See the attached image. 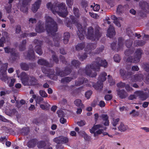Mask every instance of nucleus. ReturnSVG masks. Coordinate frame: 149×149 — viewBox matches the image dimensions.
I'll use <instances>...</instances> for the list:
<instances>
[{
    "mask_svg": "<svg viewBox=\"0 0 149 149\" xmlns=\"http://www.w3.org/2000/svg\"><path fill=\"white\" fill-rule=\"evenodd\" d=\"M107 65V63L106 60H101L98 58L97 61L93 62L91 64L87 65L85 69H80L78 73L82 74H86L91 77H95L97 75L96 71H99L100 66L105 68Z\"/></svg>",
    "mask_w": 149,
    "mask_h": 149,
    "instance_id": "1",
    "label": "nucleus"
},
{
    "mask_svg": "<svg viewBox=\"0 0 149 149\" xmlns=\"http://www.w3.org/2000/svg\"><path fill=\"white\" fill-rule=\"evenodd\" d=\"M45 27L48 33L50 35H54L53 41L54 46H58L59 45V42L61 40V36H58L56 34V32L58 30L57 24L53 19L48 16L46 15L45 17Z\"/></svg>",
    "mask_w": 149,
    "mask_h": 149,
    "instance_id": "2",
    "label": "nucleus"
},
{
    "mask_svg": "<svg viewBox=\"0 0 149 149\" xmlns=\"http://www.w3.org/2000/svg\"><path fill=\"white\" fill-rule=\"evenodd\" d=\"M47 8L50 10L54 14H58L59 16L64 17L68 14L67 8L64 3H54L52 5L50 3L47 5Z\"/></svg>",
    "mask_w": 149,
    "mask_h": 149,
    "instance_id": "3",
    "label": "nucleus"
},
{
    "mask_svg": "<svg viewBox=\"0 0 149 149\" xmlns=\"http://www.w3.org/2000/svg\"><path fill=\"white\" fill-rule=\"evenodd\" d=\"M70 18L71 21H69L68 19H67L65 21V22L66 24V26L68 27H71L72 24H75L77 25L78 29L77 33L79 37L81 40L83 39L85 32L84 29L82 27L80 24L78 23L77 20L74 16H71Z\"/></svg>",
    "mask_w": 149,
    "mask_h": 149,
    "instance_id": "4",
    "label": "nucleus"
},
{
    "mask_svg": "<svg viewBox=\"0 0 149 149\" xmlns=\"http://www.w3.org/2000/svg\"><path fill=\"white\" fill-rule=\"evenodd\" d=\"M42 70L43 73L47 74V76L50 79L54 80H56L57 79L56 75L59 76L61 77H63L70 74L71 72L70 70L68 68H66L65 70L64 73L61 71L60 69H57L56 70V75H55L54 74V71L52 69H49L48 70H46L42 68Z\"/></svg>",
    "mask_w": 149,
    "mask_h": 149,
    "instance_id": "5",
    "label": "nucleus"
},
{
    "mask_svg": "<svg viewBox=\"0 0 149 149\" xmlns=\"http://www.w3.org/2000/svg\"><path fill=\"white\" fill-rule=\"evenodd\" d=\"M21 77L22 83L24 86H40L37 80L34 77L28 75L24 72L21 73Z\"/></svg>",
    "mask_w": 149,
    "mask_h": 149,
    "instance_id": "6",
    "label": "nucleus"
},
{
    "mask_svg": "<svg viewBox=\"0 0 149 149\" xmlns=\"http://www.w3.org/2000/svg\"><path fill=\"white\" fill-rule=\"evenodd\" d=\"M7 70V65L5 64H3L1 67L0 71V79L7 83L9 87H12L13 86L15 82V79H11V77H8L6 73Z\"/></svg>",
    "mask_w": 149,
    "mask_h": 149,
    "instance_id": "7",
    "label": "nucleus"
},
{
    "mask_svg": "<svg viewBox=\"0 0 149 149\" xmlns=\"http://www.w3.org/2000/svg\"><path fill=\"white\" fill-rule=\"evenodd\" d=\"M99 30L97 29L96 30L94 34L93 28L91 27H89L88 29L87 38L92 40H98L101 36V33L99 32Z\"/></svg>",
    "mask_w": 149,
    "mask_h": 149,
    "instance_id": "8",
    "label": "nucleus"
},
{
    "mask_svg": "<svg viewBox=\"0 0 149 149\" xmlns=\"http://www.w3.org/2000/svg\"><path fill=\"white\" fill-rule=\"evenodd\" d=\"M107 76V74L104 72L100 74L99 75L98 81L97 82V84L94 85L93 83H91L93 87L97 90L101 89L103 86L102 82L106 80V77Z\"/></svg>",
    "mask_w": 149,
    "mask_h": 149,
    "instance_id": "9",
    "label": "nucleus"
},
{
    "mask_svg": "<svg viewBox=\"0 0 149 149\" xmlns=\"http://www.w3.org/2000/svg\"><path fill=\"white\" fill-rule=\"evenodd\" d=\"M103 125L101 124L95 125L90 129V132L94 134V136L96 137L98 135L102 133L103 135H108V133L106 132H104V130L100 129L102 127Z\"/></svg>",
    "mask_w": 149,
    "mask_h": 149,
    "instance_id": "10",
    "label": "nucleus"
},
{
    "mask_svg": "<svg viewBox=\"0 0 149 149\" xmlns=\"http://www.w3.org/2000/svg\"><path fill=\"white\" fill-rule=\"evenodd\" d=\"M130 80L132 82L140 81L144 80L146 83L148 84L149 83V74L148 73L145 79L143 77V75L142 74H139L132 76Z\"/></svg>",
    "mask_w": 149,
    "mask_h": 149,
    "instance_id": "11",
    "label": "nucleus"
},
{
    "mask_svg": "<svg viewBox=\"0 0 149 149\" xmlns=\"http://www.w3.org/2000/svg\"><path fill=\"white\" fill-rule=\"evenodd\" d=\"M96 47V45L95 44H88L85 48V51L86 52L82 56L79 57L80 60L83 61L87 57V56L86 54H91L92 50L94 49Z\"/></svg>",
    "mask_w": 149,
    "mask_h": 149,
    "instance_id": "12",
    "label": "nucleus"
},
{
    "mask_svg": "<svg viewBox=\"0 0 149 149\" xmlns=\"http://www.w3.org/2000/svg\"><path fill=\"white\" fill-rule=\"evenodd\" d=\"M142 54V51L140 49H137L135 53L136 56L133 58L132 57H129L127 58V61L128 62L137 63L140 61V58H141Z\"/></svg>",
    "mask_w": 149,
    "mask_h": 149,
    "instance_id": "13",
    "label": "nucleus"
},
{
    "mask_svg": "<svg viewBox=\"0 0 149 149\" xmlns=\"http://www.w3.org/2000/svg\"><path fill=\"white\" fill-rule=\"evenodd\" d=\"M5 52L7 53H10L11 54V57L10 60L13 61L18 56L15 49L13 48L8 46L4 48Z\"/></svg>",
    "mask_w": 149,
    "mask_h": 149,
    "instance_id": "14",
    "label": "nucleus"
},
{
    "mask_svg": "<svg viewBox=\"0 0 149 149\" xmlns=\"http://www.w3.org/2000/svg\"><path fill=\"white\" fill-rule=\"evenodd\" d=\"M53 141L58 144H64L67 143L69 141V139L66 137L61 136L54 138Z\"/></svg>",
    "mask_w": 149,
    "mask_h": 149,
    "instance_id": "15",
    "label": "nucleus"
},
{
    "mask_svg": "<svg viewBox=\"0 0 149 149\" xmlns=\"http://www.w3.org/2000/svg\"><path fill=\"white\" fill-rule=\"evenodd\" d=\"M135 93L142 100H144L149 97L147 93H144L142 91H136L135 92Z\"/></svg>",
    "mask_w": 149,
    "mask_h": 149,
    "instance_id": "16",
    "label": "nucleus"
},
{
    "mask_svg": "<svg viewBox=\"0 0 149 149\" xmlns=\"http://www.w3.org/2000/svg\"><path fill=\"white\" fill-rule=\"evenodd\" d=\"M35 43L37 45L35 48V50L36 52L39 55L42 54V52L41 48V45L42 43V42L37 40H34Z\"/></svg>",
    "mask_w": 149,
    "mask_h": 149,
    "instance_id": "17",
    "label": "nucleus"
},
{
    "mask_svg": "<svg viewBox=\"0 0 149 149\" xmlns=\"http://www.w3.org/2000/svg\"><path fill=\"white\" fill-rule=\"evenodd\" d=\"M20 10L24 13H27L28 10V3L24 1H20L19 5Z\"/></svg>",
    "mask_w": 149,
    "mask_h": 149,
    "instance_id": "18",
    "label": "nucleus"
},
{
    "mask_svg": "<svg viewBox=\"0 0 149 149\" xmlns=\"http://www.w3.org/2000/svg\"><path fill=\"white\" fill-rule=\"evenodd\" d=\"M34 53L33 51L32 45H30L29 47V49L27 54L26 58L27 59H29L32 60L34 58Z\"/></svg>",
    "mask_w": 149,
    "mask_h": 149,
    "instance_id": "19",
    "label": "nucleus"
},
{
    "mask_svg": "<svg viewBox=\"0 0 149 149\" xmlns=\"http://www.w3.org/2000/svg\"><path fill=\"white\" fill-rule=\"evenodd\" d=\"M35 66V64H31L30 63L28 65L26 63H22L20 64V67L21 69L23 70H28L29 69V67H30L31 68H33V67Z\"/></svg>",
    "mask_w": 149,
    "mask_h": 149,
    "instance_id": "20",
    "label": "nucleus"
},
{
    "mask_svg": "<svg viewBox=\"0 0 149 149\" xmlns=\"http://www.w3.org/2000/svg\"><path fill=\"white\" fill-rule=\"evenodd\" d=\"M115 34V32L113 27L111 25H110L107 31V36L110 38H111Z\"/></svg>",
    "mask_w": 149,
    "mask_h": 149,
    "instance_id": "21",
    "label": "nucleus"
},
{
    "mask_svg": "<svg viewBox=\"0 0 149 149\" xmlns=\"http://www.w3.org/2000/svg\"><path fill=\"white\" fill-rule=\"evenodd\" d=\"M117 92L118 95L122 99L125 98L128 95L127 93L124 90H120L118 89L117 90Z\"/></svg>",
    "mask_w": 149,
    "mask_h": 149,
    "instance_id": "22",
    "label": "nucleus"
},
{
    "mask_svg": "<svg viewBox=\"0 0 149 149\" xmlns=\"http://www.w3.org/2000/svg\"><path fill=\"white\" fill-rule=\"evenodd\" d=\"M41 2L40 0H38L33 5L32 10L33 12L35 13L37 11L40 6Z\"/></svg>",
    "mask_w": 149,
    "mask_h": 149,
    "instance_id": "23",
    "label": "nucleus"
},
{
    "mask_svg": "<svg viewBox=\"0 0 149 149\" xmlns=\"http://www.w3.org/2000/svg\"><path fill=\"white\" fill-rule=\"evenodd\" d=\"M101 117L103 120L104 125L105 126H108L109 123L108 120V116L106 114H103L101 115Z\"/></svg>",
    "mask_w": 149,
    "mask_h": 149,
    "instance_id": "24",
    "label": "nucleus"
},
{
    "mask_svg": "<svg viewBox=\"0 0 149 149\" xmlns=\"http://www.w3.org/2000/svg\"><path fill=\"white\" fill-rule=\"evenodd\" d=\"M88 80L86 78H83L82 77L80 78L78 80L75 82V85L77 86H80L82 84L86 83Z\"/></svg>",
    "mask_w": 149,
    "mask_h": 149,
    "instance_id": "25",
    "label": "nucleus"
},
{
    "mask_svg": "<svg viewBox=\"0 0 149 149\" xmlns=\"http://www.w3.org/2000/svg\"><path fill=\"white\" fill-rule=\"evenodd\" d=\"M118 130L121 132H124L126 131L128 129V126L125 125L123 123H121L120 125L118 127Z\"/></svg>",
    "mask_w": 149,
    "mask_h": 149,
    "instance_id": "26",
    "label": "nucleus"
},
{
    "mask_svg": "<svg viewBox=\"0 0 149 149\" xmlns=\"http://www.w3.org/2000/svg\"><path fill=\"white\" fill-rule=\"evenodd\" d=\"M127 6L125 5L123 6L120 5H118L117 9V13L119 15H120L121 13H122L126 10V7Z\"/></svg>",
    "mask_w": 149,
    "mask_h": 149,
    "instance_id": "27",
    "label": "nucleus"
},
{
    "mask_svg": "<svg viewBox=\"0 0 149 149\" xmlns=\"http://www.w3.org/2000/svg\"><path fill=\"white\" fill-rule=\"evenodd\" d=\"M38 63L39 64L44 65L47 67H50L52 66V65H50L48 63L43 59H39L38 60Z\"/></svg>",
    "mask_w": 149,
    "mask_h": 149,
    "instance_id": "28",
    "label": "nucleus"
},
{
    "mask_svg": "<svg viewBox=\"0 0 149 149\" xmlns=\"http://www.w3.org/2000/svg\"><path fill=\"white\" fill-rule=\"evenodd\" d=\"M120 73L121 76L124 79L127 78L128 76L131 75L132 74V73L130 72L128 73H126L124 71L123 69H120Z\"/></svg>",
    "mask_w": 149,
    "mask_h": 149,
    "instance_id": "29",
    "label": "nucleus"
},
{
    "mask_svg": "<svg viewBox=\"0 0 149 149\" xmlns=\"http://www.w3.org/2000/svg\"><path fill=\"white\" fill-rule=\"evenodd\" d=\"M26 41L25 40H23L20 42L19 45V49L20 51H22L26 49Z\"/></svg>",
    "mask_w": 149,
    "mask_h": 149,
    "instance_id": "30",
    "label": "nucleus"
},
{
    "mask_svg": "<svg viewBox=\"0 0 149 149\" xmlns=\"http://www.w3.org/2000/svg\"><path fill=\"white\" fill-rule=\"evenodd\" d=\"M70 38V35L69 33L66 32L64 33L63 40L64 44H67Z\"/></svg>",
    "mask_w": 149,
    "mask_h": 149,
    "instance_id": "31",
    "label": "nucleus"
},
{
    "mask_svg": "<svg viewBox=\"0 0 149 149\" xmlns=\"http://www.w3.org/2000/svg\"><path fill=\"white\" fill-rule=\"evenodd\" d=\"M35 29L36 31L38 33H41L44 32L45 31L44 27L42 24L37 26Z\"/></svg>",
    "mask_w": 149,
    "mask_h": 149,
    "instance_id": "32",
    "label": "nucleus"
},
{
    "mask_svg": "<svg viewBox=\"0 0 149 149\" xmlns=\"http://www.w3.org/2000/svg\"><path fill=\"white\" fill-rule=\"evenodd\" d=\"M2 35V38H4L6 40H7L8 41L9 39V35L8 33L5 30H2L1 31Z\"/></svg>",
    "mask_w": 149,
    "mask_h": 149,
    "instance_id": "33",
    "label": "nucleus"
},
{
    "mask_svg": "<svg viewBox=\"0 0 149 149\" xmlns=\"http://www.w3.org/2000/svg\"><path fill=\"white\" fill-rule=\"evenodd\" d=\"M36 33H24L22 35L21 37L23 38H25L26 37H31L36 36Z\"/></svg>",
    "mask_w": 149,
    "mask_h": 149,
    "instance_id": "34",
    "label": "nucleus"
},
{
    "mask_svg": "<svg viewBox=\"0 0 149 149\" xmlns=\"http://www.w3.org/2000/svg\"><path fill=\"white\" fill-rule=\"evenodd\" d=\"M85 46L84 43H79L75 46L76 49L77 51L82 50L84 48Z\"/></svg>",
    "mask_w": 149,
    "mask_h": 149,
    "instance_id": "35",
    "label": "nucleus"
},
{
    "mask_svg": "<svg viewBox=\"0 0 149 149\" xmlns=\"http://www.w3.org/2000/svg\"><path fill=\"white\" fill-rule=\"evenodd\" d=\"M145 43V42L143 41L136 40L134 42L135 46H142Z\"/></svg>",
    "mask_w": 149,
    "mask_h": 149,
    "instance_id": "36",
    "label": "nucleus"
},
{
    "mask_svg": "<svg viewBox=\"0 0 149 149\" xmlns=\"http://www.w3.org/2000/svg\"><path fill=\"white\" fill-rule=\"evenodd\" d=\"M50 51L52 54V58L53 61L56 63H57L58 62V59L55 53L52 50H51Z\"/></svg>",
    "mask_w": 149,
    "mask_h": 149,
    "instance_id": "37",
    "label": "nucleus"
},
{
    "mask_svg": "<svg viewBox=\"0 0 149 149\" xmlns=\"http://www.w3.org/2000/svg\"><path fill=\"white\" fill-rule=\"evenodd\" d=\"M120 119L119 118H113L112 119V121L111 122V123L114 126H115L118 124V122L119 121Z\"/></svg>",
    "mask_w": 149,
    "mask_h": 149,
    "instance_id": "38",
    "label": "nucleus"
},
{
    "mask_svg": "<svg viewBox=\"0 0 149 149\" xmlns=\"http://www.w3.org/2000/svg\"><path fill=\"white\" fill-rule=\"evenodd\" d=\"M118 45L119 48H121L124 45L123 40L122 38H119L118 39Z\"/></svg>",
    "mask_w": 149,
    "mask_h": 149,
    "instance_id": "39",
    "label": "nucleus"
},
{
    "mask_svg": "<svg viewBox=\"0 0 149 149\" xmlns=\"http://www.w3.org/2000/svg\"><path fill=\"white\" fill-rule=\"evenodd\" d=\"M46 146V144L44 141H41L38 143L37 146L38 148H44Z\"/></svg>",
    "mask_w": 149,
    "mask_h": 149,
    "instance_id": "40",
    "label": "nucleus"
},
{
    "mask_svg": "<svg viewBox=\"0 0 149 149\" xmlns=\"http://www.w3.org/2000/svg\"><path fill=\"white\" fill-rule=\"evenodd\" d=\"M36 20L35 18H30L29 19V24L30 25H32L33 24L36 23Z\"/></svg>",
    "mask_w": 149,
    "mask_h": 149,
    "instance_id": "41",
    "label": "nucleus"
},
{
    "mask_svg": "<svg viewBox=\"0 0 149 149\" xmlns=\"http://www.w3.org/2000/svg\"><path fill=\"white\" fill-rule=\"evenodd\" d=\"M133 41L132 40H127L125 42V45L127 47H130L132 44Z\"/></svg>",
    "mask_w": 149,
    "mask_h": 149,
    "instance_id": "42",
    "label": "nucleus"
},
{
    "mask_svg": "<svg viewBox=\"0 0 149 149\" xmlns=\"http://www.w3.org/2000/svg\"><path fill=\"white\" fill-rule=\"evenodd\" d=\"M36 103L37 104H40L41 103H45L43 101V99L40 97H37L36 100Z\"/></svg>",
    "mask_w": 149,
    "mask_h": 149,
    "instance_id": "43",
    "label": "nucleus"
},
{
    "mask_svg": "<svg viewBox=\"0 0 149 149\" xmlns=\"http://www.w3.org/2000/svg\"><path fill=\"white\" fill-rule=\"evenodd\" d=\"M72 64L74 67L77 68L79 65L80 62L77 60H74L72 61Z\"/></svg>",
    "mask_w": 149,
    "mask_h": 149,
    "instance_id": "44",
    "label": "nucleus"
},
{
    "mask_svg": "<svg viewBox=\"0 0 149 149\" xmlns=\"http://www.w3.org/2000/svg\"><path fill=\"white\" fill-rule=\"evenodd\" d=\"M72 78L69 77H65L62 78L61 80V82L62 83H67L71 81Z\"/></svg>",
    "mask_w": 149,
    "mask_h": 149,
    "instance_id": "45",
    "label": "nucleus"
},
{
    "mask_svg": "<svg viewBox=\"0 0 149 149\" xmlns=\"http://www.w3.org/2000/svg\"><path fill=\"white\" fill-rule=\"evenodd\" d=\"M79 10L77 8H73V12L74 14L75 15L76 17H78L80 16V14L79 13Z\"/></svg>",
    "mask_w": 149,
    "mask_h": 149,
    "instance_id": "46",
    "label": "nucleus"
},
{
    "mask_svg": "<svg viewBox=\"0 0 149 149\" xmlns=\"http://www.w3.org/2000/svg\"><path fill=\"white\" fill-rule=\"evenodd\" d=\"M73 0H66V4L69 8L72 7L73 4Z\"/></svg>",
    "mask_w": 149,
    "mask_h": 149,
    "instance_id": "47",
    "label": "nucleus"
},
{
    "mask_svg": "<svg viewBox=\"0 0 149 149\" xmlns=\"http://www.w3.org/2000/svg\"><path fill=\"white\" fill-rule=\"evenodd\" d=\"M108 81L110 83V85L111 86H112L115 84V82L112 80V78L110 76V75H108Z\"/></svg>",
    "mask_w": 149,
    "mask_h": 149,
    "instance_id": "48",
    "label": "nucleus"
},
{
    "mask_svg": "<svg viewBox=\"0 0 149 149\" xmlns=\"http://www.w3.org/2000/svg\"><path fill=\"white\" fill-rule=\"evenodd\" d=\"M142 67L146 72H149V63L143 64Z\"/></svg>",
    "mask_w": 149,
    "mask_h": 149,
    "instance_id": "49",
    "label": "nucleus"
},
{
    "mask_svg": "<svg viewBox=\"0 0 149 149\" xmlns=\"http://www.w3.org/2000/svg\"><path fill=\"white\" fill-rule=\"evenodd\" d=\"M74 104L77 106H81L82 104L81 103V101L80 100L77 99L74 102Z\"/></svg>",
    "mask_w": 149,
    "mask_h": 149,
    "instance_id": "50",
    "label": "nucleus"
},
{
    "mask_svg": "<svg viewBox=\"0 0 149 149\" xmlns=\"http://www.w3.org/2000/svg\"><path fill=\"white\" fill-rule=\"evenodd\" d=\"M137 97V95L135 93V92H134V94L130 95L128 98V100H133L136 99Z\"/></svg>",
    "mask_w": 149,
    "mask_h": 149,
    "instance_id": "51",
    "label": "nucleus"
},
{
    "mask_svg": "<svg viewBox=\"0 0 149 149\" xmlns=\"http://www.w3.org/2000/svg\"><path fill=\"white\" fill-rule=\"evenodd\" d=\"M92 93V92L91 91H87L85 94L86 97L87 99H88L90 98L91 96Z\"/></svg>",
    "mask_w": 149,
    "mask_h": 149,
    "instance_id": "52",
    "label": "nucleus"
},
{
    "mask_svg": "<svg viewBox=\"0 0 149 149\" xmlns=\"http://www.w3.org/2000/svg\"><path fill=\"white\" fill-rule=\"evenodd\" d=\"M113 59L115 62H119L120 60V57L118 54H116L113 57Z\"/></svg>",
    "mask_w": 149,
    "mask_h": 149,
    "instance_id": "53",
    "label": "nucleus"
},
{
    "mask_svg": "<svg viewBox=\"0 0 149 149\" xmlns=\"http://www.w3.org/2000/svg\"><path fill=\"white\" fill-rule=\"evenodd\" d=\"M139 5L140 6L143 8H146L148 6V3L146 2L145 1L141 2L139 3Z\"/></svg>",
    "mask_w": 149,
    "mask_h": 149,
    "instance_id": "54",
    "label": "nucleus"
},
{
    "mask_svg": "<svg viewBox=\"0 0 149 149\" xmlns=\"http://www.w3.org/2000/svg\"><path fill=\"white\" fill-rule=\"evenodd\" d=\"M40 95L43 97H46L47 96V95L45 92L43 90H40L39 91Z\"/></svg>",
    "mask_w": 149,
    "mask_h": 149,
    "instance_id": "55",
    "label": "nucleus"
},
{
    "mask_svg": "<svg viewBox=\"0 0 149 149\" xmlns=\"http://www.w3.org/2000/svg\"><path fill=\"white\" fill-rule=\"evenodd\" d=\"M130 114H132L133 116H138L139 115V112L136 111L135 110H133L130 113Z\"/></svg>",
    "mask_w": 149,
    "mask_h": 149,
    "instance_id": "56",
    "label": "nucleus"
},
{
    "mask_svg": "<svg viewBox=\"0 0 149 149\" xmlns=\"http://www.w3.org/2000/svg\"><path fill=\"white\" fill-rule=\"evenodd\" d=\"M57 113L59 117H63L64 116V113L61 110H59L57 111Z\"/></svg>",
    "mask_w": 149,
    "mask_h": 149,
    "instance_id": "57",
    "label": "nucleus"
},
{
    "mask_svg": "<svg viewBox=\"0 0 149 149\" xmlns=\"http://www.w3.org/2000/svg\"><path fill=\"white\" fill-rule=\"evenodd\" d=\"M21 31V26L19 25L17 26L16 28L15 33L16 34H19Z\"/></svg>",
    "mask_w": 149,
    "mask_h": 149,
    "instance_id": "58",
    "label": "nucleus"
},
{
    "mask_svg": "<svg viewBox=\"0 0 149 149\" xmlns=\"http://www.w3.org/2000/svg\"><path fill=\"white\" fill-rule=\"evenodd\" d=\"M112 97V96L111 95L108 94L105 96L104 99L108 101L110 100Z\"/></svg>",
    "mask_w": 149,
    "mask_h": 149,
    "instance_id": "59",
    "label": "nucleus"
},
{
    "mask_svg": "<svg viewBox=\"0 0 149 149\" xmlns=\"http://www.w3.org/2000/svg\"><path fill=\"white\" fill-rule=\"evenodd\" d=\"M86 123L85 121L83 120H81L80 121L77 122V124L80 126H82L84 125Z\"/></svg>",
    "mask_w": 149,
    "mask_h": 149,
    "instance_id": "60",
    "label": "nucleus"
},
{
    "mask_svg": "<svg viewBox=\"0 0 149 149\" xmlns=\"http://www.w3.org/2000/svg\"><path fill=\"white\" fill-rule=\"evenodd\" d=\"M6 41V39L4 38H1L0 39V47L3 46V42Z\"/></svg>",
    "mask_w": 149,
    "mask_h": 149,
    "instance_id": "61",
    "label": "nucleus"
},
{
    "mask_svg": "<svg viewBox=\"0 0 149 149\" xmlns=\"http://www.w3.org/2000/svg\"><path fill=\"white\" fill-rule=\"evenodd\" d=\"M125 88L127 91H130L132 90V88L130 87L128 84H127L125 85Z\"/></svg>",
    "mask_w": 149,
    "mask_h": 149,
    "instance_id": "62",
    "label": "nucleus"
},
{
    "mask_svg": "<svg viewBox=\"0 0 149 149\" xmlns=\"http://www.w3.org/2000/svg\"><path fill=\"white\" fill-rule=\"evenodd\" d=\"M11 5L9 4L7 7H6V10L8 13H10L11 11Z\"/></svg>",
    "mask_w": 149,
    "mask_h": 149,
    "instance_id": "63",
    "label": "nucleus"
},
{
    "mask_svg": "<svg viewBox=\"0 0 149 149\" xmlns=\"http://www.w3.org/2000/svg\"><path fill=\"white\" fill-rule=\"evenodd\" d=\"M100 8V5L98 4H96L94 6L93 9L95 11H97L99 10Z\"/></svg>",
    "mask_w": 149,
    "mask_h": 149,
    "instance_id": "64",
    "label": "nucleus"
}]
</instances>
